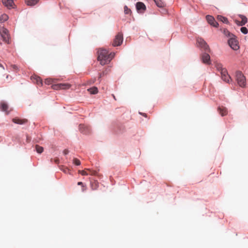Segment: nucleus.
I'll return each mask as SVG.
<instances>
[{
    "mask_svg": "<svg viewBox=\"0 0 248 248\" xmlns=\"http://www.w3.org/2000/svg\"><path fill=\"white\" fill-rule=\"evenodd\" d=\"M123 41V36L122 33H118L115 36V38L112 43L114 46H120Z\"/></svg>",
    "mask_w": 248,
    "mask_h": 248,
    "instance_id": "20e7f679",
    "label": "nucleus"
},
{
    "mask_svg": "<svg viewBox=\"0 0 248 248\" xmlns=\"http://www.w3.org/2000/svg\"><path fill=\"white\" fill-rule=\"evenodd\" d=\"M197 43L198 45V46L202 48L205 51H210L209 46L202 38H198L197 39Z\"/></svg>",
    "mask_w": 248,
    "mask_h": 248,
    "instance_id": "f03ea898",
    "label": "nucleus"
},
{
    "mask_svg": "<svg viewBox=\"0 0 248 248\" xmlns=\"http://www.w3.org/2000/svg\"><path fill=\"white\" fill-rule=\"evenodd\" d=\"M34 76H35L34 78H40L39 76H37L36 75H35ZM31 78H34V77H33V76H31Z\"/></svg>",
    "mask_w": 248,
    "mask_h": 248,
    "instance_id": "37998d69",
    "label": "nucleus"
},
{
    "mask_svg": "<svg viewBox=\"0 0 248 248\" xmlns=\"http://www.w3.org/2000/svg\"><path fill=\"white\" fill-rule=\"evenodd\" d=\"M91 94H95L98 93V89L96 87L90 88L87 90Z\"/></svg>",
    "mask_w": 248,
    "mask_h": 248,
    "instance_id": "412c9836",
    "label": "nucleus"
},
{
    "mask_svg": "<svg viewBox=\"0 0 248 248\" xmlns=\"http://www.w3.org/2000/svg\"><path fill=\"white\" fill-rule=\"evenodd\" d=\"M90 185L92 189L94 190L97 189L99 186V183L97 181L95 180L91 181Z\"/></svg>",
    "mask_w": 248,
    "mask_h": 248,
    "instance_id": "a211bd4d",
    "label": "nucleus"
},
{
    "mask_svg": "<svg viewBox=\"0 0 248 248\" xmlns=\"http://www.w3.org/2000/svg\"><path fill=\"white\" fill-rule=\"evenodd\" d=\"M68 153H69V151L67 149H65L63 152V154L65 155L68 154Z\"/></svg>",
    "mask_w": 248,
    "mask_h": 248,
    "instance_id": "58836bf2",
    "label": "nucleus"
},
{
    "mask_svg": "<svg viewBox=\"0 0 248 248\" xmlns=\"http://www.w3.org/2000/svg\"><path fill=\"white\" fill-rule=\"evenodd\" d=\"M33 82L35 83L38 85L42 86L43 85V80L42 78H33Z\"/></svg>",
    "mask_w": 248,
    "mask_h": 248,
    "instance_id": "5701e85b",
    "label": "nucleus"
},
{
    "mask_svg": "<svg viewBox=\"0 0 248 248\" xmlns=\"http://www.w3.org/2000/svg\"><path fill=\"white\" fill-rule=\"evenodd\" d=\"M87 170L89 171L88 174H90L91 175H97V172L95 170H92L91 169H86Z\"/></svg>",
    "mask_w": 248,
    "mask_h": 248,
    "instance_id": "cd10ccee",
    "label": "nucleus"
},
{
    "mask_svg": "<svg viewBox=\"0 0 248 248\" xmlns=\"http://www.w3.org/2000/svg\"><path fill=\"white\" fill-rule=\"evenodd\" d=\"M237 84L241 87H243L246 85V78H234Z\"/></svg>",
    "mask_w": 248,
    "mask_h": 248,
    "instance_id": "f3484780",
    "label": "nucleus"
},
{
    "mask_svg": "<svg viewBox=\"0 0 248 248\" xmlns=\"http://www.w3.org/2000/svg\"><path fill=\"white\" fill-rule=\"evenodd\" d=\"M35 149H36V152L39 154L42 153L44 151L43 147L42 146H40L38 145H36L35 146Z\"/></svg>",
    "mask_w": 248,
    "mask_h": 248,
    "instance_id": "393cba45",
    "label": "nucleus"
},
{
    "mask_svg": "<svg viewBox=\"0 0 248 248\" xmlns=\"http://www.w3.org/2000/svg\"><path fill=\"white\" fill-rule=\"evenodd\" d=\"M73 163L78 166L80 164V161L78 159L75 158L73 159Z\"/></svg>",
    "mask_w": 248,
    "mask_h": 248,
    "instance_id": "72a5a7b5",
    "label": "nucleus"
},
{
    "mask_svg": "<svg viewBox=\"0 0 248 248\" xmlns=\"http://www.w3.org/2000/svg\"><path fill=\"white\" fill-rule=\"evenodd\" d=\"M60 169L62 170L63 172L65 173H69V170L66 167H65L63 166H59Z\"/></svg>",
    "mask_w": 248,
    "mask_h": 248,
    "instance_id": "bb28decb",
    "label": "nucleus"
},
{
    "mask_svg": "<svg viewBox=\"0 0 248 248\" xmlns=\"http://www.w3.org/2000/svg\"><path fill=\"white\" fill-rule=\"evenodd\" d=\"M217 18L218 20L222 21L223 23L228 24L229 23L228 19L222 16L218 15L217 16Z\"/></svg>",
    "mask_w": 248,
    "mask_h": 248,
    "instance_id": "4be33fe9",
    "label": "nucleus"
},
{
    "mask_svg": "<svg viewBox=\"0 0 248 248\" xmlns=\"http://www.w3.org/2000/svg\"><path fill=\"white\" fill-rule=\"evenodd\" d=\"M12 121L16 124H24L28 122V120L26 119H20L18 117L13 118Z\"/></svg>",
    "mask_w": 248,
    "mask_h": 248,
    "instance_id": "ddd939ff",
    "label": "nucleus"
},
{
    "mask_svg": "<svg viewBox=\"0 0 248 248\" xmlns=\"http://www.w3.org/2000/svg\"><path fill=\"white\" fill-rule=\"evenodd\" d=\"M206 20L209 24L215 27H217L218 24L217 22L213 16L208 15L206 16Z\"/></svg>",
    "mask_w": 248,
    "mask_h": 248,
    "instance_id": "9d476101",
    "label": "nucleus"
},
{
    "mask_svg": "<svg viewBox=\"0 0 248 248\" xmlns=\"http://www.w3.org/2000/svg\"><path fill=\"white\" fill-rule=\"evenodd\" d=\"M53 82L52 78H45L44 83L46 84L49 85Z\"/></svg>",
    "mask_w": 248,
    "mask_h": 248,
    "instance_id": "c756f323",
    "label": "nucleus"
},
{
    "mask_svg": "<svg viewBox=\"0 0 248 248\" xmlns=\"http://www.w3.org/2000/svg\"><path fill=\"white\" fill-rule=\"evenodd\" d=\"M240 30L241 32L244 34H247L248 32V30L246 27H242Z\"/></svg>",
    "mask_w": 248,
    "mask_h": 248,
    "instance_id": "f704fd0d",
    "label": "nucleus"
},
{
    "mask_svg": "<svg viewBox=\"0 0 248 248\" xmlns=\"http://www.w3.org/2000/svg\"><path fill=\"white\" fill-rule=\"evenodd\" d=\"M124 12L125 14H131V11L127 6L124 7Z\"/></svg>",
    "mask_w": 248,
    "mask_h": 248,
    "instance_id": "c85d7f7f",
    "label": "nucleus"
},
{
    "mask_svg": "<svg viewBox=\"0 0 248 248\" xmlns=\"http://www.w3.org/2000/svg\"><path fill=\"white\" fill-rule=\"evenodd\" d=\"M53 160H54V162L56 164H59V159L58 157H56L53 159L52 158L51 159L50 161L52 162Z\"/></svg>",
    "mask_w": 248,
    "mask_h": 248,
    "instance_id": "4c0bfd02",
    "label": "nucleus"
},
{
    "mask_svg": "<svg viewBox=\"0 0 248 248\" xmlns=\"http://www.w3.org/2000/svg\"><path fill=\"white\" fill-rule=\"evenodd\" d=\"M2 4L9 9L14 8V3L13 0H2Z\"/></svg>",
    "mask_w": 248,
    "mask_h": 248,
    "instance_id": "f8f14e48",
    "label": "nucleus"
},
{
    "mask_svg": "<svg viewBox=\"0 0 248 248\" xmlns=\"http://www.w3.org/2000/svg\"><path fill=\"white\" fill-rule=\"evenodd\" d=\"M79 129L80 132L84 134H89L91 132V128L84 124H80L79 125Z\"/></svg>",
    "mask_w": 248,
    "mask_h": 248,
    "instance_id": "1a4fd4ad",
    "label": "nucleus"
},
{
    "mask_svg": "<svg viewBox=\"0 0 248 248\" xmlns=\"http://www.w3.org/2000/svg\"><path fill=\"white\" fill-rule=\"evenodd\" d=\"M0 33L2 38H3V41L8 43L9 40L8 31L4 28H2L0 29Z\"/></svg>",
    "mask_w": 248,
    "mask_h": 248,
    "instance_id": "423d86ee",
    "label": "nucleus"
},
{
    "mask_svg": "<svg viewBox=\"0 0 248 248\" xmlns=\"http://www.w3.org/2000/svg\"><path fill=\"white\" fill-rule=\"evenodd\" d=\"M207 52L205 51L202 54L201 59L203 63L209 65L211 63L210 57Z\"/></svg>",
    "mask_w": 248,
    "mask_h": 248,
    "instance_id": "6e6552de",
    "label": "nucleus"
},
{
    "mask_svg": "<svg viewBox=\"0 0 248 248\" xmlns=\"http://www.w3.org/2000/svg\"><path fill=\"white\" fill-rule=\"evenodd\" d=\"M0 67H1L3 69H4L3 66L1 63H0Z\"/></svg>",
    "mask_w": 248,
    "mask_h": 248,
    "instance_id": "79ce46f5",
    "label": "nucleus"
},
{
    "mask_svg": "<svg viewBox=\"0 0 248 248\" xmlns=\"http://www.w3.org/2000/svg\"><path fill=\"white\" fill-rule=\"evenodd\" d=\"M224 81L228 83H231L232 82V78H224Z\"/></svg>",
    "mask_w": 248,
    "mask_h": 248,
    "instance_id": "e433bc0d",
    "label": "nucleus"
},
{
    "mask_svg": "<svg viewBox=\"0 0 248 248\" xmlns=\"http://www.w3.org/2000/svg\"><path fill=\"white\" fill-rule=\"evenodd\" d=\"M156 5L158 7H164L165 6V3L162 0H154Z\"/></svg>",
    "mask_w": 248,
    "mask_h": 248,
    "instance_id": "aec40b11",
    "label": "nucleus"
},
{
    "mask_svg": "<svg viewBox=\"0 0 248 248\" xmlns=\"http://www.w3.org/2000/svg\"><path fill=\"white\" fill-rule=\"evenodd\" d=\"M8 108L9 107L6 103L4 102H1L0 108L2 111L5 112L6 114H8L9 113V111L8 110Z\"/></svg>",
    "mask_w": 248,
    "mask_h": 248,
    "instance_id": "2eb2a0df",
    "label": "nucleus"
},
{
    "mask_svg": "<svg viewBox=\"0 0 248 248\" xmlns=\"http://www.w3.org/2000/svg\"><path fill=\"white\" fill-rule=\"evenodd\" d=\"M39 0H25V3L28 6H33L36 5Z\"/></svg>",
    "mask_w": 248,
    "mask_h": 248,
    "instance_id": "6ab92c4d",
    "label": "nucleus"
},
{
    "mask_svg": "<svg viewBox=\"0 0 248 248\" xmlns=\"http://www.w3.org/2000/svg\"><path fill=\"white\" fill-rule=\"evenodd\" d=\"M97 59L101 65H103L109 63L113 58L114 53L108 54V51L104 49L100 48L98 50Z\"/></svg>",
    "mask_w": 248,
    "mask_h": 248,
    "instance_id": "f257e3e1",
    "label": "nucleus"
},
{
    "mask_svg": "<svg viewBox=\"0 0 248 248\" xmlns=\"http://www.w3.org/2000/svg\"><path fill=\"white\" fill-rule=\"evenodd\" d=\"M228 44L233 50H236L239 48L238 41L235 37H231L228 40Z\"/></svg>",
    "mask_w": 248,
    "mask_h": 248,
    "instance_id": "7ed1b4c3",
    "label": "nucleus"
},
{
    "mask_svg": "<svg viewBox=\"0 0 248 248\" xmlns=\"http://www.w3.org/2000/svg\"><path fill=\"white\" fill-rule=\"evenodd\" d=\"M140 114H141L142 115H143L144 117H146V114H145V113H140Z\"/></svg>",
    "mask_w": 248,
    "mask_h": 248,
    "instance_id": "a19ab883",
    "label": "nucleus"
},
{
    "mask_svg": "<svg viewBox=\"0 0 248 248\" xmlns=\"http://www.w3.org/2000/svg\"><path fill=\"white\" fill-rule=\"evenodd\" d=\"M218 111L219 114L222 116H225L227 114L228 111L226 108L223 107H219L218 108Z\"/></svg>",
    "mask_w": 248,
    "mask_h": 248,
    "instance_id": "dca6fc26",
    "label": "nucleus"
},
{
    "mask_svg": "<svg viewBox=\"0 0 248 248\" xmlns=\"http://www.w3.org/2000/svg\"><path fill=\"white\" fill-rule=\"evenodd\" d=\"M71 85L69 83H60L52 85V88L55 90L69 89Z\"/></svg>",
    "mask_w": 248,
    "mask_h": 248,
    "instance_id": "0eeeda50",
    "label": "nucleus"
},
{
    "mask_svg": "<svg viewBox=\"0 0 248 248\" xmlns=\"http://www.w3.org/2000/svg\"><path fill=\"white\" fill-rule=\"evenodd\" d=\"M242 20L241 21L237 20H235V22L239 26H243L247 22V18L243 16L240 15H239Z\"/></svg>",
    "mask_w": 248,
    "mask_h": 248,
    "instance_id": "4468645a",
    "label": "nucleus"
},
{
    "mask_svg": "<svg viewBox=\"0 0 248 248\" xmlns=\"http://www.w3.org/2000/svg\"><path fill=\"white\" fill-rule=\"evenodd\" d=\"M136 9L138 12L143 13L146 10V6L143 2H138L136 3Z\"/></svg>",
    "mask_w": 248,
    "mask_h": 248,
    "instance_id": "9b49d317",
    "label": "nucleus"
},
{
    "mask_svg": "<svg viewBox=\"0 0 248 248\" xmlns=\"http://www.w3.org/2000/svg\"><path fill=\"white\" fill-rule=\"evenodd\" d=\"M235 77L236 78H242L244 76L241 72L238 71L235 72Z\"/></svg>",
    "mask_w": 248,
    "mask_h": 248,
    "instance_id": "473e14b6",
    "label": "nucleus"
},
{
    "mask_svg": "<svg viewBox=\"0 0 248 248\" xmlns=\"http://www.w3.org/2000/svg\"><path fill=\"white\" fill-rule=\"evenodd\" d=\"M78 185L79 186H81L82 192H84L86 190V186L84 185V184L82 182H79L78 183Z\"/></svg>",
    "mask_w": 248,
    "mask_h": 248,
    "instance_id": "7c9ffc66",
    "label": "nucleus"
},
{
    "mask_svg": "<svg viewBox=\"0 0 248 248\" xmlns=\"http://www.w3.org/2000/svg\"><path fill=\"white\" fill-rule=\"evenodd\" d=\"M223 33L226 36H228L230 38H231V37H235V36L233 34L230 33V31L226 29L224 30Z\"/></svg>",
    "mask_w": 248,
    "mask_h": 248,
    "instance_id": "a878e982",
    "label": "nucleus"
},
{
    "mask_svg": "<svg viewBox=\"0 0 248 248\" xmlns=\"http://www.w3.org/2000/svg\"><path fill=\"white\" fill-rule=\"evenodd\" d=\"M86 170H78V173H80L82 175H88V173L86 171Z\"/></svg>",
    "mask_w": 248,
    "mask_h": 248,
    "instance_id": "c9c22d12",
    "label": "nucleus"
},
{
    "mask_svg": "<svg viewBox=\"0 0 248 248\" xmlns=\"http://www.w3.org/2000/svg\"><path fill=\"white\" fill-rule=\"evenodd\" d=\"M110 71V68L107 69L105 71H103V73L100 75L101 77L107 76L108 73Z\"/></svg>",
    "mask_w": 248,
    "mask_h": 248,
    "instance_id": "2f4dec72",
    "label": "nucleus"
},
{
    "mask_svg": "<svg viewBox=\"0 0 248 248\" xmlns=\"http://www.w3.org/2000/svg\"><path fill=\"white\" fill-rule=\"evenodd\" d=\"M215 66L217 69L220 72L222 77H226L228 75L227 69L223 67V65L221 63L217 62L215 64Z\"/></svg>",
    "mask_w": 248,
    "mask_h": 248,
    "instance_id": "39448f33",
    "label": "nucleus"
},
{
    "mask_svg": "<svg viewBox=\"0 0 248 248\" xmlns=\"http://www.w3.org/2000/svg\"><path fill=\"white\" fill-rule=\"evenodd\" d=\"M8 19V16L6 14H3L0 16V23H2Z\"/></svg>",
    "mask_w": 248,
    "mask_h": 248,
    "instance_id": "b1692460",
    "label": "nucleus"
},
{
    "mask_svg": "<svg viewBox=\"0 0 248 248\" xmlns=\"http://www.w3.org/2000/svg\"><path fill=\"white\" fill-rule=\"evenodd\" d=\"M12 67L13 68V69H14L15 70H16L18 69L17 66L16 65H12Z\"/></svg>",
    "mask_w": 248,
    "mask_h": 248,
    "instance_id": "ea45409f",
    "label": "nucleus"
}]
</instances>
